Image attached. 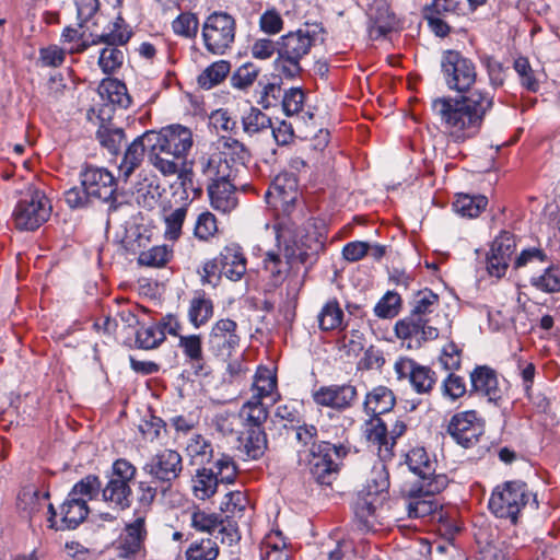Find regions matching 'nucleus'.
Listing matches in <instances>:
<instances>
[{
    "label": "nucleus",
    "mask_w": 560,
    "mask_h": 560,
    "mask_svg": "<svg viewBox=\"0 0 560 560\" xmlns=\"http://www.w3.org/2000/svg\"><path fill=\"white\" fill-rule=\"evenodd\" d=\"M445 85L460 95L441 96L431 101V110L443 132L455 143L474 138L493 106V94L471 86L477 81L475 62L457 50H446L441 58Z\"/></svg>",
    "instance_id": "1"
},
{
    "label": "nucleus",
    "mask_w": 560,
    "mask_h": 560,
    "mask_svg": "<svg viewBox=\"0 0 560 560\" xmlns=\"http://www.w3.org/2000/svg\"><path fill=\"white\" fill-rule=\"evenodd\" d=\"M439 303V295L432 290L425 288L417 291L409 301V315L395 325L397 337L404 340H415L418 346L421 341L436 339L439 329L429 325V315L438 308Z\"/></svg>",
    "instance_id": "2"
},
{
    "label": "nucleus",
    "mask_w": 560,
    "mask_h": 560,
    "mask_svg": "<svg viewBox=\"0 0 560 560\" xmlns=\"http://www.w3.org/2000/svg\"><path fill=\"white\" fill-rule=\"evenodd\" d=\"M80 187L73 186L65 191V201L70 208H83L94 200L106 203L115 201L117 183L107 168L84 166L80 172Z\"/></svg>",
    "instance_id": "3"
},
{
    "label": "nucleus",
    "mask_w": 560,
    "mask_h": 560,
    "mask_svg": "<svg viewBox=\"0 0 560 560\" xmlns=\"http://www.w3.org/2000/svg\"><path fill=\"white\" fill-rule=\"evenodd\" d=\"M348 454V447L341 443L320 440L310 450H298L300 465L308 467L310 474L319 485H330L335 479L339 462Z\"/></svg>",
    "instance_id": "4"
},
{
    "label": "nucleus",
    "mask_w": 560,
    "mask_h": 560,
    "mask_svg": "<svg viewBox=\"0 0 560 560\" xmlns=\"http://www.w3.org/2000/svg\"><path fill=\"white\" fill-rule=\"evenodd\" d=\"M532 497L525 482L521 480L505 481L492 490L488 506L495 517L506 520L515 525L522 510Z\"/></svg>",
    "instance_id": "5"
},
{
    "label": "nucleus",
    "mask_w": 560,
    "mask_h": 560,
    "mask_svg": "<svg viewBox=\"0 0 560 560\" xmlns=\"http://www.w3.org/2000/svg\"><path fill=\"white\" fill-rule=\"evenodd\" d=\"M51 214V205L46 194L28 185L18 200L12 219L20 231H34L44 224Z\"/></svg>",
    "instance_id": "6"
},
{
    "label": "nucleus",
    "mask_w": 560,
    "mask_h": 560,
    "mask_svg": "<svg viewBox=\"0 0 560 560\" xmlns=\"http://www.w3.org/2000/svg\"><path fill=\"white\" fill-rule=\"evenodd\" d=\"M314 38L307 31L298 30L280 37L276 69L287 79H294L302 72L301 60L310 52Z\"/></svg>",
    "instance_id": "7"
},
{
    "label": "nucleus",
    "mask_w": 560,
    "mask_h": 560,
    "mask_svg": "<svg viewBox=\"0 0 560 560\" xmlns=\"http://www.w3.org/2000/svg\"><path fill=\"white\" fill-rule=\"evenodd\" d=\"M235 20L225 12L211 13L203 23L202 37L208 51L222 55L234 42Z\"/></svg>",
    "instance_id": "8"
},
{
    "label": "nucleus",
    "mask_w": 560,
    "mask_h": 560,
    "mask_svg": "<svg viewBox=\"0 0 560 560\" xmlns=\"http://www.w3.org/2000/svg\"><path fill=\"white\" fill-rule=\"evenodd\" d=\"M143 471L161 483L165 492L183 471V458L175 450L165 448L153 455L143 466Z\"/></svg>",
    "instance_id": "9"
},
{
    "label": "nucleus",
    "mask_w": 560,
    "mask_h": 560,
    "mask_svg": "<svg viewBox=\"0 0 560 560\" xmlns=\"http://www.w3.org/2000/svg\"><path fill=\"white\" fill-rule=\"evenodd\" d=\"M406 464L410 471L421 479L422 489L427 493H439L447 485L445 475H435V460L431 459L422 446L411 448L406 454Z\"/></svg>",
    "instance_id": "10"
},
{
    "label": "nucleus",
    "mask_w": 560,
    "mask_h": 560,
    "mask_svg": "<svg viewBox=\"0 0 560 560\" xmlns=\"http://www.w3.org/2000/svg\"><path fill=\"white\" fill-rule=\"evenodd\" d=\"M147 138L149 147L170 150L177 158H184L185 160H187V154L194 143L190 129L180 125L168 126L160 131L151 130Z\"/></svg>",
    "instance_id": "11"
},
{
    "label": "nucleus",
    "mask_w": 560,
    "mask_h": 560,
    "mask_svg": "<svg viewBox=\"0 0 560 560\" xmlns=\"http://www.w3.org/2000/svg\"><path fill=\"white\" fill-rule=\"evenodd\" d=\"M483 431V420L475 410L462 411L454 415L447 428V432L454 441L465 448L476 445Z\"/></svg>",
    "instance_id": "12"
},
{
    "label": "nucleus",
    "mask_w": 560,
    "mask_h": 560,
    "mask_svg": "<svg viewBox=\"0 0 560 560\" xmlns=\"http://www.w3.org/2000/svg\"><path fill=\"white\" fill-rule=\"evenodd\" d=\"M398 380H408L417 394H429L438 382L436 373L409 358H399L394 364Z\"/></svg>",
    "instance_id": "13"
},
{
    "label": "nucleus",
    "mask_w": 560,
    "mask_h": 560,
    "mask_svg": "<svg viewBox=\"0 0 560 560\" xmlns=\"http://www.w3.org/2000/svg\"><path fill=\"white\" fill-rule=\"evenodd\" d=\"M298 178L291 173H280L272 180L265 198L267 203L275 209H281L287 215L298 199Z\"/></svg>",
    "instance_id": "14"
},
{
    "label": "nucleus",
    "mask_w": 560,
    "mask_h": 560,
    "mask_svg": "<svg viewBox=\"0 0 560 560\" xmlns=\"http://www.w3.org/2000/svg\"><path fill=\"white\" fill-rule=\"evenodd\" d=\"M515 248V237L510 232L503 231L494 238L487 257V270L490 276L501 278L505 275Z\"/></svg>",
    "instance_id": "15"
},
{
    "label": "nucleus",
    "mask_w": 560,
    "mask_h": 560,
    "mask_svg": "<svg viewBox=\"0 0 560 560\" xmlns=\"http://www.w3.org/2000/svg\"><path fill=\"white\" fill-rule=\"evenodd\" d=\"M236 328L237 324L230 318L218 320L209 334V349L218 357H230L240 343Z\"/></svg>",
    "instance_id": "16"
},
{
    "label": "nucleus",
    "mask_w": 560,
    "mask_h": 560,
    "mask_svg": "<svg viewBox=\"0 0 560 560\" xmlns=\"http://www.w3.org/2000/svg\"><path fill=\"white\" fill-rule=\"evenodd\" d=\"M357 388L351 384L323 386L313 394L314 401L324 407L345 410L357 399Z\"/></svg>",
    "instance_id": "17"
},
{
    "label": "nucleus",
    "mask_w": 560,
    "mask_h": 560,
    "mask_svg": "<svg viewBox=\"0 0 560 560\" xmlns=\"http://www.w3.org/2000/svg\"><path fill=\"white\" fill-rule=\"evenodd\" d=\"M240 168L235 163H232L228 158L226 151L212 154L202 162V174L210 182L209 184L221 183L228 180L233 183Z\"/></svg>",
    "instance_id": "18"
},
{
    "label": "nucleus",
    "mask_w": 560,
    "mask_h": 560,
    "mask_svg": "<svg viewBox=\"0 0 560 560\" xmlns=\"http://www.w3.org/2000/svg\"><path fill=\"white\" fill-rule=\"evenodd\" d=\"M147 536L144 517L138 516L135 521L127 524L119 537V556L128 558L138 553L143 546Z\"/></svg>",
    "instance_id": "19"
},
{
    "label": "nucleus",
    "mask_w": 560,
    "mask_h": 560,
    "mask_svg": "<svg viewBox=\"0 0 560 560\" xmlns=\"http://www.w3.org/2000/svg\"><path fill=\"white\" fill-rule=\"evenodd\" d=\"M470 383L472 392L487 397L491 402H497L502 396L497 373L488 366L474 369L470 373Z\"/></svg>",
    "instance_id": "20"
},
{
    "label": "nucleus",
    "mask_w": 560,
    "mask_h": 560,
    "mask_svg": "<svg viewBox=\"0 0 560 560\" xmlns=\"http://www.w3.org/2000/svg\"><path fill=\"white\" fill-rule=\"evenodd\" d=\"M221 273L231 281H238L246 272V258L236 245L225 246L219 254Z\"/></svg>",
    "instance_id": "21"
},
{
    "label": "nucleus",
    "mask_w": 560,
    "mask_h": 560,
    "mask_svg": "<svg viewBox=\"0 0 560 560\" xmlns=\"http://www.w3.org/2000/svg\"><path fill=\"white\" fill-rule=\"evenodd\" d=\"M364 433L368 441L377 446L380 459L387 460L392 458L393 444L388 442L387 427L380 417H371L365 423Z\"/></svg>",
    "instance_id": "22"
},
{
    "label": "nucleus",
    "mask_w": 560,
    "mask_h": 560,
    "mask_svg": "<svg viewBox=\"0 0 560 560\" xmlns=\"http://www.w3.org/2000/svg\"><path fill=\"white\" fill-rule=\"evenodd\" d=\"M396 402V398L392 389L386 386H376L365 396L363 408L371 417H380V415L389 412Z\"/></svg>",
    "instance_id": "23"
},
{
    "label": "nucleus",
    "mask_w": 560,
    "mask_h": 560,
    "mask_svg": "<svg viewBox=\"0 0 560 560\" xmlns=\"http://www.w3.org/2000/svg\"><path fill=\"white\" fill-rule=\"evenodd\" d=\"M208 195L213 209L223 213L232 211L237 205L235 184L228 180L209 184Z\"/></svg>",
    "instance_id": "24"
},
{
    "label": "nucleus",
    "mask_w": 560,
    "mask_h": 560,
    "mask_svg": "<svg viewBox=\"0 0 560 560\" xmlns=\"http://www.w3.org/2000/svg\"><path fill=\"white\" fill-rule=\"evenodd\" d=\"M149 131L137 137L126 149L121 163L119 164L120 174L127 179L143 161L147 150H149Z\"/></svg>",
    "instance_id": "25"
},
{
    "label": "nucleus",
    "mask_w": 560,
    "mask_h": 560,
    "mask_svg": "<svg viewBox=\"0 0 560 560\" xmlns=\"http://www.w3.org/2000/svg\"><path fill=\"white\" fill-rule=\"evenodd\" d=\"M149 156L152 165L164 176L176 175L188 164L184 158H177L175 153L163 148L149 147Z\"/></svg>",
    "instance_id": "26"
},
{
    "label": "nucleus",
    "mask_w": 560,
    "mask_h": 560,
    "mask_svg": "<svg viewBox=\"0 0 560 560\" xmlns=\"http://www.w3.org/2000/svg\"><path fill=\"white\" fill-rule=\"evenodd\" d=\"M131 489L120 479L109 478L106 486L101 489V497L109 506L125 510L130 505Z\"/></svg>",
    "instance_id": "27"
},
{
    "label": "nucleus",
    "mask_w": 560,
    "mask_h": 560,
    "mask_svg": "<svg viewBox=\"0 0 560 560\" xmlns=\"http://www.w3.org/2000/svg\"><path fill=\"white\" fill-rule=\"evenodd\" d=\"M421 489L422 483H420L417 490L410 491L411 500L407 506L409 517H425L434 514L441 508L439 502L433 498L435 493H427Z\"/></svg>",
    "instance_id": "28"
},
{
    "label": "nucleus",
    "mask_w": 560,
    "mask_h": 560,
    "mask_svg": "<svg viewBox=\"0 0 560 560\" xmlns=\"http://www.w3.org/2000/svg\"><path fill=\"white\" fill-rule=\"evenodd\" d=\"M60 513L62 515L61 529H74L86 518L89 508L84 500L68 494L60 508Z\"/></svg>",
    "instance_id": "29"
},
{
    "label": "nucleus",
    "mask_w": 560,
    "mask_h": 560,
    "mask_svg": "<svg viewBox=\"0 0 560 560\" xmlns=\"http://www.w3.org/2000/svg\"><path fill=\"white\" fill-rule=\"evenodd\" d=\"M241 452L247 459L260 458L267 450V436L262 429L248 428L241 439Z\"/></svg>",
    "instance_id": "30"
},
{
    "label": "nucleus",
    "mask_w": 560,
    "mask_h": 560,
    "mask_svg": "<svg viewBox=\"0 0 560 560\" xmlns=\"http://www.w3.org/2000/svg\"><path fill=\"white\" fill-rule=\"evenodd\" d=\"M242 129L248 137L257 136L272 127L271 118L258 107L250 106L241 116Z\"/></svg>",
    "instance_id": "31"
},
{
    "label": "nucleus",
    "mask_w": 560,
    "mask_h": 560,
    "mask_svg": "<svg viewBox=\"0 0 560 560\" xmlns=\"http://www.w3.org/2000/svg\"><path fill=\"white\" fill-rule=\"evenodd\" d=\"M385 460L376 463L370 472L366 483L361 491L368 497H377L389 488V475L384 464Z\"/></svg>",
    "instance_id": "32"
},
{
    "label": "nucleus",
    "mask_w": 560,
    "mask_h": 560,
    "mask_svg": "<svg viewBox=\"0 0 560 560\" xmlns=\"http://www.w3.org/2000/svg\"><path fill=\"white\" fill-rule=\"evenodd\" d=\"M192 482L195 497L199 500H206L215 493L219 479L212 469L202 467L197 469Z\"/></svg>",
    "instance_id": "33"
},
{
    "label": "nucleus",
    "mask_w": 560,
    "mask_h": 560,
    "mask_svg": "<svg viewBox=\"0 0 560 560\" xmlns=\"http://www.w3.org/2000/svg\"><path fill=\"white\" fill-rule=\"evenodd\" d=\"M487 205L488 199L482 195L458 194L453 202V208L462 217L477 218Z\"/></svg>",
    "instance_id": "34"
},
{
    "label": "nucleus",
    "mask_w": 560,
    "mask_h": 560,
    "mask_svg": "<svg viewBox=\"0 0 560 560\" xmlns=\"http://www.w3.org/2000/svg\"><path fill=\"white\" fill-rule=\"evenodd\" d=\"M187 455L195 465H205L213 458V446L209 440L201 434H194L186 446Z\"/></svg>",
    "instance_id": "35"
},
{
    "label": "nucleus",
    "mask_w": 560,
    "mask_h": 560,
    "mask_svg": "<svg viewBox=\"0 0 560 560\" xmlns=\"http://www.w3.org/2000/svg\"><path fill=\"white\" fill-rule=\"evenodd\" d=\"M98 90L101 96L114 105L127 108L131 103L126 85L116 79L104 80Z\"/></svg>",
    "instance_id": "36"
},
{
    "label": "nucleus",
    "mask_w": 560,
    "mask_h": 560,
    "mask_svg": "<svg viewBox=\"0 0 560 560\" xmlns=\"http://www.w3.org/2000/svg\"><path fill=\"white\" fill-rule=\"evenodd\" d=\"M318 326L323 331L335 330L343 327V311L337 300L328 301L317 316Z\"/></svg>",
    "instance_id": "37"
},
{
    "label": "nucleus",
    "mask_w": 560,
    "mask_h": 560,
    "mask_svg": "<svg viewBox=\"0 0 560 560\" xmlns=\"http://www.w3.org/2000/svg\"><path fill=\"white\" fill-rule=\"evenodd\" d=\"M231 70V63L226 60H219L208 66L199 75L198 84L206 90L221 83Z\"/></svg>",
    "instance_id": "38"
},
{
    "label": "nucleus",
    "mask_w": 560,
    "mask_h": 560,
    "mask_svg": "<svg viewBox=\"0 0 560 560\" xmlns=\"http://www.w3.org/2000/svg\"><path fill=\"white\" fill-rule=\"evenodd\" d=\"M513 69L517 73L520 84L529 92H537L540 86V80L537 71H535L528 58L518 56L514 59Z\"/></svg>",
    "instance_id": "39"
},
{
    "label": "nucleus",
    "mask_w": 560,
    "mask_h": 560,
    "mask_svg": "<svg viewBox=\"0 0 560 560\" xmlns=\"http://www.w3.org/2000/svg\"><path fill=\"white\" fill-rule=\"evenodd\" d=\"M121 18H117L113 23L109 32H104L101 35H96L92 40L91 45L105 44L106 46L120 47L128 43L131 33L126 28H122Z\"/></svg>",
    "instance_id": "40"
},
{
    "label": "nucleus",
    "mask_w": 560,
    "mask_h": 560,
    "mask_svg": "<svg viewBox=\"0 0 560 560\" xmlns=\"http://www.w3.org/2000/svg\"><path fill=\"white\" fill-rule=\"evenodd\" d=\"M165 340V336L158 323L142 325L136 332V345L140 349L151 350L158 348Z\"/></svg>",
    "instance_id": "41"
},
{
    "label": "nucleus",
    "mask_w": 560,
    "mask_h": 560,
    "mask_svg": "<svg viewBox=\"0 0 560 560\" xmlns=\"http://www.w3.org/2000/svg\"><path fill=\"white\" fill-rule=\"evenodd\" d=\"M241 417L244 419L248 428L262 429L266 422L268 411L258 398H250L241 409Z\"/></svg>",
    "instance_id": "42"
},
{
    "label": "nucleus",
    "mask_w": 560,
    "mask_h": 560,
    "mask_svg": "<svg viewBox=\"0 0 560 560\" xmlns=\"http://www.w3.org/2000/svg\"><path fill=\"white\" fill-rule=\"evenodd\" d=\"M102 482L95 475H88L78 481L69 492L73 498L82 499L88 504L89 500H96L101 494Z\"/></svg>",
    "instance_id": "43"
},
{
    "label": "nucleus",
    "mask_w": 560,
    "mask_h": 560,
    "mask_svg": "<svg viewBox=\"0 0 560 560\" xmlns=\"http://www.w3.org/2000/svg\"><path fill=\"white\" fill-rule=\"evenodd\" d=\"M96 138L103 148L107 149L112 155H116L125 140V132L121 128L101 126L96 132Z\"/></svg>",
    "instance_id": "44"
},
{
    "label": "nucleus",
    "mask_w": 560,
    "mask_h": 560,
    "mask_svg": "<svg viewBox=\"0 0 560 560\" xmlns=\"http://www.w3.org/2000/svg\"><path fill=\"white\" fill-rule=\"evenodd\" d=\"M218 555L219 547L210 538L194 541L186 551L187 560H215Z\"/></svg>",
    "instance_id": "45"
},
{
    "label": "nucleus",
    "mask_w": 560,
    "mask_h": 560,
    "mask_svg": "<svg viewBox=\"0 0 560 560\" xmlns=\"http://www.w3.org/2000/svg\"><path fill=\"white\" fill-rule=\"evenodd\" d=\"M530 283L542 292H560V268L556 266L546 268L544 273L533 277Z\"/></svg>",
    "instance_id": "46"
},
{
    "label": "nucleus",
    "mask_w": 560,
    "mask_h": 560,
    "mask_svg": "<svg viewBox=\"0 0 560 560\" xmlns=\"http://www.w3.org/2000/svg\"><path fill=\"white\" fill-rule=\"evenodd\" d=\"M259 74V68L247 62L238 67L230 78L231 86L237 90H247L254 84Z\"/></svg>",
    "instance_id": "47"
},
{
    "label": "nucleus",
    "mask_w": 560,
    "mask_h": 560,
    "mask_svg": "<svg viewBox=\"0 0 560 560\" xmlns=\"http://www.w3.org/2000/svg\"><path fill=\"white\" fill-rule=\"evenodd\" d=\"M213 314L212 302L205 298H196L190 302L188 317L194 327L206 324Z\"/></svg>",
    "instance_id": "48"
},
{
    "label": "nucleus",
    "mask_w": 560,
    "mask_h": 560,
    "mask_svg": "<svg viewBox=\"0 0 560 560\" xmlns=\"http://www.w3.org/2000/svg\"><path fill=\"white\" fill-rule=\"evenodd\" d=\"M125 60V54L119 47L105 46L98 58V66L106 74L114 73L119 69Z\"/></svg>",
    "instance_id": "49"
},
{
    "label": "nucleus",
    "mask_w": 560,
    "mask_h": 560,
    "mask_svg": "<svg viewBox=\"0 0 560 560\" xmlns=\"http://www.w3.org/2000/svg\"><path fill=\"white\" fill-rule=\"evenodd\" d=\"M375 501L376 497H368L366 493L360 491L353 504L355 517L366 527L371 525L372 518L374 517L376 509Z\"/></svg>",
    "instance_id": "50"
},
{
    "label": "nucleus",
    "mask_w": 560,
    "mask_h": 560,
    "mask_svg": "<svg viewBox=\"0 0 560 560\" xmlns=\"http://www.w3.org/2000/svg\"><path fill=\"white\" fill-rule=\"evenodd\" d=\"M172 257V250L166 245L153 246L140 253L138 262L142 266L159 268Z\"/></svg>",
    "instance_id": "51"
},
{
    "label": "nucleus",
    "mask_w": 560,
    "mask_h": 560,
    "mask_svg": "<svg viewBox=\"0 0 560 560\" xmlns=\"http://www.w3.org/2000/svg\"><path fill=\"white\" fill-rule=\"evenodd\" d=\"M295 433V441L299 445L298 450H310L319 444L318 430L314 424L301 421L291 429Z\"/></svg>",
    "instance_id": "52"
},
{
    "label": "nucleus",
    "mask_w": 560,
    "mask_h": 560,
    "mask_svg": "<svg viewBox=\"0 0 560 560\" xmlns=\"http://www.w3.org/2000/svg\"><path fill=\"white\" fill-rule=\"evenodd\" d=\"M272 229L278 245L284 244L289 247L298 244L296 225L290 219H277Z\"/></svg>",
    "instance_id": "53"
},
{
    "label": "nucleus",
    "mask_w": 560,
    "mask_h": 560,
    "mask_svg": "<svg viewBox=\"0 0 560 560\" xmlns=\"http://www.w3.org/2000/svg\"><path fill=\"white\" fill-rule=\"evenodd\" d=\"M258 86L260 88V91L258 92L259 97L257 103L265 109L275 106L282 97L280 82H264L260 80L258 82Z\"/></svg>",
    "instance_id": "54"
},
{
    "label": "nucleus",
    "mask_w": 560,
    "mask_h": 560,
    "mask_svg": "<svg viewBox=\"0 0 560 560\" xmlns=\"http://www.w3.org/2000/svg\"><path fill=\"white\" fill-rule=\"evenodd\" d=\"M401 299L396 292L388 291L375 305L374 313L380 318H392L398 314Z\"/></svg>",
    "instance_id": "55"
},
{
    "label": "nucleus",
    "mask_w": 560,
    "mask_h": 560,
    "mask_svg": "<svg viewBox=\"0 0 560 560\" xmlns=\"http://www.w3.org/2000/svg\"><path fill=\"white\" fill-rule=\"evenodd\" d=\"M198 18L194 13H180L172 23V28L175 34L191 38L198 32Z\"/></svg>",
    "instance_id": "56"
},
{
    "label": "nucleus",
    "mask_w": 560,
    "mask_h": 560,
    "mask_svg": "<svg viewBox=\"0 0 560 560\" xmlns=\"http://www.w3.org/2000/svg\"><path fill=\"white\" fill-rule=\"evenodd\" d=\"M396 25V19L394 15L388 14L386 12L385 15L382 13L371 20V24L369 25V36L373 40H377L382 37H385L388 33H390Z\"/></svg>",
    "instance_id": "57"
},
{
    "label": "nucleus",
    "mask_w": 560,
    "mask_h": 560,
    "mask_svg": "<svg viewBox=\"0 0 560 560\" xmlns=\"http://www.w3.org/2000/svg\"><path fill=\"white\" fill-rule=\"evenodd\" d=\"M264 267L269 272L270 281L273 285H278L284 280L287 262L278 254L268 252L264 259Z\"/></svg>",
    "instance_id": "58"
},
{
    "label": "nucleus",
    "mask_w": 560,
    "mask_h": 560,
    "mask_svg": "<svg viewBox=\"0 0 560 560\" xmlns=\"http://www.w3.org/2000/svg\"><path fill=\"white\" fill-rule=\"evenodd\" d=\"M222 151L228 152L229 160L235 163L237 168L243 167L245 161L249 158L246 147L241 141L233 138L222 139Z\"/></svg>",
    "instance_id": "59"
},
{
    "label": "nucleus",
    "mask_w": 560,
    "mask_h": 560,
    "mask_svg": "<svg viewBox=\"0 0 560 560\" xmlns=\"http://www.w3.org/2000/svg\"><path fill=\"white\" fill-rule=\"evenodd\" d=\"M282 109L287 116L299 114L304 104L305 94L301 88H291L282 94Z\"/></svg>",
    "instance_id": "60"
},
{
    "label": "nucleus",
    "mask_w": 560,
    "mask_h": 560,
    "mask_svg": "<svg viewBox=\"0 0 560 560\" xmlns=\"http://www.w3.org/2000/svg\"><path fill=\"white\" fill-rule=\"evenodd\" d=\"M481 66L487 70L490 84L493 88H499L504 82L503 65L493 56L488 54L479 55Z\"/></svg>",
    "instance_id": "61"
},
{
    "label": "nucleus",
    "mask_w": 560,
    "mask_h": 560,
    "mask_svg": "<svg viewBox=\"0 0 560 560\" xmlns=\"http://www.w3.org/2000/svg\"><path fill=\"white\" fill-rule=\"evenodd\" d=\"M187 213V207L183 206L175 210H173L166 218H165V236L167 240L175 241L179 237L182 232V226L184 223V220L186 218Z\"/></svg>",
    "instance_id": "62"
},
{
    "label": "nucleus",
    "mask_w": 560,
    "mask_h": 560,
    "mask_svg": "<svg viewBox=\"0 0 560 560\" xmlns=\"http://www.w3.org/2000/svg\"><path fill=\"white\" fill-rule=\"evenodd\" d=\"M165 428V422L156 416L149 415L141 419L138 429L143 439L153 442L158 440Z\"/></svg>",
    "instance_id": "63"
},
{
    "label": "nucleus",
    "mask_w": 560,
    "mask_h": 560,
    "mask_svg": "<svg viewBox=\"0 0 560 560\" xmlns=\"http://www.w3.org/2000/svg\"><path fill=\"white\" fill-rule=\"evenodd\" d=\"M466 384L463 377L448 373L447 377L442 382V395L450 400H456L465 395Z\"/></svg>",
    "instance_id": "64"
}]
</instances>
